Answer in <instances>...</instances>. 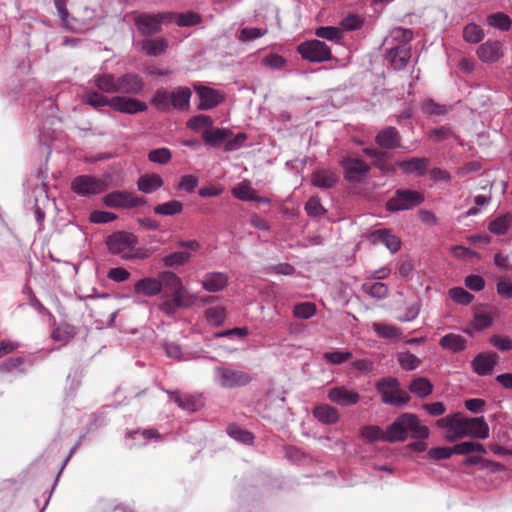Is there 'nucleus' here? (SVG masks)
Returning <instances> with one entry per match:
<instances>
[{"instance_id": "1", "label": "nucleus", "mask_w": 512, "mask_h": 512, "mask_svg": "<svg viewBox=\"0 0 512 512\" xmlns=\"http://www.w3.org/2000/svg\"><path fill=\"white\" fill-rule=\"evenodd\" d=\"M438 428L445 431V438L449 442H455L465 437L487 439L489 426L483 417L468 418L456 412L437 420Z\"/></svg>"}, {"instance_id": "2", "label": "nucleus", "mask_w": 512, "mask_h": 512, "mask_svg": "<svg viewBox=\"0 0 512 512\" xmlns=\"http://www.w3.org/2000/svg\"><path fill=\"white\" fill-rule=\"evenodd\" d=\"M430 431L426 425L413 413H402L390 424L389 443L404 442L408 437L424 440L429 437Z\"/></svg>"}, {"instance_id": "3", "label": "nucleus", "mask_w": 512, "mask_h": 512, "mask_svg": "<svg viewBox=\"0 0 512 512\" xmlns=\"http://www.w3.org/2000/svg\"><path fill=\"white\" fill-rule=\"evenodd\" d=\"M192 92L188 87L179 86L171 91L164 88L156 90L151 103L160 111H169L177 109L180 111L188 110Z\"/></svg>"}, {"instance_id": "4", "label": "nucleus", "mask_w": 512, "mask_h": 512, "mask_svg": "<svg viewBox=\"0 0 512 512\" xmlns=\"http://www.w3.org/2000/svg\"><path fill=\"white\" fill-rule=\"evenodd\" d=\"M137 242V237L133 233L118 231L107 238L106 244L112 254L118 255L124 260L146 258L147 254L136 249Z\"/></svg>"}, {"instance_id": "5", "label": "nucleus", "mask_w": 512, "mask_h": 512, "mask_svg": "<svg viewBox=\"0 0 512 512\" xmlns=\"http://www.w3.org/2000/svg\"><path fill=\"white\" fill-rule=\"evenodd\" d=\"M172 15L169 12L136 13L133 18L134 25L143 36H151L162 30V25L171 23Z\"/></svg>"}, {"instance_id": "6", "label": "nucleus", "mask_w": 512, "mask_h": 512, "mask_svg": "<svg viewBox=\"0 0 512 512\" xmlns=\"http://www.w3.org/2000/svg\"><path fill=\"white\" fill-rule=\"evenodd\" d=\"M399 386L396 378L388 377L379 380L376 383V389L382 395V402L397 407L408 404L410 396L401 392Z\"/></svg>"}, {"instance_id": "7", "label": "nucleus", "mask_w": 512, "mask_h": 512, "mask_svg": "<svg viewBox=\"0 0 512 512\" xmlns=\"http://www.w3.org/2000/svg\"><path fill=\"white\" fill-rule=\"evenodd\" d=\"M214 372L215 382L225 389L245 386L252 381L251 375L242 370L217 366L214 368Z\"/></svg>"}, {"instance_id": "8", "label": "nucleus", "mask_w": 512, "mask_h": 512, "mask_svg": "<svg viewBox=\"0 0 512 512\" xmlns=\"http://www.w3.org/2000/svg\"><path fill=\"white\" fill-rule=\"evenodd\" d=\"M424 201L422 193L410 189H398L387 203L386 208L391 212L410 210Z\"/></svg>"}, {"instance_id": "9", "label": "nucleus", "mask_w": 512, "mask_h": 512, "mask_svg": "<svg viewBox=\"0 0 512 512\" xmlns=\"http://www.w3.org/2000/svg\"><path fill=\"white\" fill-rule=\"evenodd\" d=\"M71 189L79 196L89 197L105 191L106 183L92 175H79L72 180Z\"/></svg>"}, {"instance_id": "10", "label": "nucleus", "mask_w": 512, "mask_h": 512, "mask_svg": "<svg viewBox=\"0 0 512 512\" xmlns=\"http://www.w3.org/2000/svg\"><path fill=\"white\" fill-rule=\"evenodd\" d=\"M301 56L310 62H324L331 59L330 47L320 40H310L298 46Z\"/></svg>"}, {"instance_id": "11", "label": "nucleus", "mask_w": 512, "mask_h": 512, "mask_svg": "<svg viewBox=\"0 0 512 512\" xmlns=\"http://www.w3.org/2000/svg\"><path fill=\"white\" fill-rule=\"evenodd\" d=\"M103 204L111 208H133L145 204L143 198L137 197L128 191H114L106 194L103 199Z\"/></svg>"}, {"instance_id": "12", "label": "nucleus", "mask_w": 512, "mask_h": 512, "mask_svg": "<svg viewBox=\"0 0 512 512\" xmlns=\"http://www.w3.org/2000/svg\"><path fill=\"white\" fill-rule=\"evenodd\" d=\"M479 60L485 64H494L504 56L503 44L499 40L488 39L476 50Z\"/></svg>"}, {"instance_id": "13", "label": "nucleus", "mask_w": 512, "mask_h": 512, "mask_svg": "<svg viewBox=\"0 0 512 512\" xmlns=\"http://www.w3.org/2000/svg\"><path fill=\"white\" fill-rule=\"evenodd\" d=\"M342 166L345 179L353 183L360 182L370 171V165L359 158L343 159Z\"/></svg>"}, {"instance_id": "14", "label": "nucleus", "mask_w": 512, "mask_h": 512, "mask_svg": "<svg viewBox=\"0 0 512 512\" xmlns=\"http://www.w3.org/2000/svg\"><path fill=\"white\" fill-rule=\"evenodd\" d=\"M327 397L331 402L343 407L356 405L361 398L357 391L343 385L330 388Z\"/></svg>"}, {"instance_id": "15", "label": "nucleus", "mask_w": 512, "mask_h": 512, "mask_svg": "<svg viewBox=\"0 0 512 512\" xmlns=\"http://www.w3.org/2000/svg\"><path fill=\"white\" fill-rule=\"evenodd\" d=\"M111 102L114 111L130 115L145 112L148 109L146 103L126 96H114Z\"/></svg>"}, {"instance_id": "16", "label": "nucleus", "mask_w": 512, "mask_h": 512, "mask_svg": "<svg viewBox=\"0 0 512 512\" xmlns=\"http://www.w3.org/2000/svg\"><path fill=\"white\" fill-rule=\"evenodd\" d=\"M144 89V81L135 73H126L117 77V93L136 95Z\"/></svg>"}, {"instance_id": "17", "label": "nucleus", "mask_w": 512, "mask_h": 512, "mask_svg": "<svg viewBox=\"0 0 512 512\" xmlns=\"http://www.w3.org/2000/svg\"><path fill=\"white\" fill-rule=\"evenodd\" d=\"M196 93L200 99L197 108L199 110H210L218 106L224 99L223 95L215 89L206 86H195Z\"/></svg>"}, {"instance_id": "18", "label": "nucleus", "mask_w": 512, "mask_h": 512, "mask_svg": "<svg viewBox=\"0 0 512 512\" xmlns=\"http://www.w3.org/2000/svg\"><path fill=\"white\" fill-rule=\"evenodd\" d=\"M396 165L404 173L423 176L428 171L430 160L426 157H413L407 160L398 161Z\"/></svg>"}, {"instance_id": "19", "label": "nucleus", "mask_w": 512, "mask_h": 512, "mask_svg": "<svg viewBox=\"0 0 512 512\" xmlns=\"http://www.w3.org/2000/svg\"><path fill=\"white\" fill-rule=\"evenodd\" d=\"M497 362L496 353H480L473 359L472 368L476 374L485 376L491 373Z\"/></svg>"}, {"instance_id": "20", "label": "nucleus", "mask_w": 512, "mask_h": 512, "mask_svg": "<svg viewBox=\"0 0 512 512\" xmlns=\"http://www.w3.org/2000/svg\"><path fill=\"white\" fill-rule=\"evenodd\" d=\"M373 243L380 242L386 246L391 253H396L401 248V240L387 229H378L370 234Z\"/></svg>"}, {"instance_id": "21", "label": "nucleus", "mask_w": 512, "mask_h": 512, "mask_svg": "<svg viewBox=\"0 0 512 512\" xmlns=\"http://www.w3.org/2000/svg\"><path fill=\"white\" fill-rule=\"evenodd\" d=\"M134 292L137 295L154 297L162 292L158 277H144L134 284Z\"/></svg>"}, {"instance_id": "22", "label": "nucleus", "mask_w": 512, "mask_h": 512, "mask_svg": "<svg viewBox=\"0 0 512 512\" xmlns=\"http://www.w3.org/2000/svg\"><path fill=\"white\" fill-rule=\"evenodd\" d=\"M410 56V47L405 44L395 46L387 53L388 60L396 70L404 69L408 65Z\"/></svg>"}, {"instance_id": "23", "label": "nucleus", "mask_w": 512, "mask_h": 512, "mask_svg": "<svg viewBox=\"0 0 512 512\" xmlns=\"http://www.w3.org/2000/svg\"><path fill=\"white\" fill-rule=\"evenodd\" d=\"M376 143L384 149H395L401 145V137L395 127L381 130L375 138Z\"/></svg>"}, {"instance_id": "24", "label": "nucleus", "mask_w": 512, "mask_h": 512, "mask_svg": "<svg viewBox=\"0 0 512 512\" xmlns=\"http://www.w3.org/2000/svg\"><path fill=\"white\" fill-rule=\"evenodd\" d=\"M313 416L322 424L332 425L340 420L337 408L329 404H319L313 408Z\"/></svg>"}, {"instance_id": "25", "label": "nucleus", "mask_w": 512, "mask_h": 512, "mask_svg": "<svg viewBox=\"0 0 512 512\" xmlns=\"http://www.w3.org/2000/svg\"><path fill=\"white\" fill-rule=\"evenodd\" d=\"M202 287L208 292L222 291L228 284V276L222 272L207 273L202 282Z\"/></svg>"}, {"instance_id": "26", "label": "nucleus", "mask_w": 512, "mask_h": 512, "mask_svg": "<svg viewBox=\"0 0 512 512\" xmlns=\"http://www.w3.org/2000/svg\"><path fill=\"white\" fill-rule=\"evenodd\" d=\"M163 184V179L156 173L144 174L137 180L138 189L145 194H151L157 191Z\"/></svg>"}, {"instance_id": "27", "label": "nucleus", "mask_w": 512, "mask_h": 512, "mask_svg": "<svg viewBox=\"0 0 512 512\" xmlns=\"http://www.w3.org/2000/svg\"><path fill=\"white\" fill-rule=\"evenodd\" d=\"M139 45L145 54L153 57L164 54L168 48V42L164 38L145 39Z\"/></svg>"}, {"instance_id": "28", "label": "nucleus", "mask_w": 512, "mask_h": 512, "mask_svg": "<svg viewBox=\"0 0 512 512\" xmlns=\"http://www.w3.org/2000/svg\"><path fill=\"white\" fill-rule=\"evenodd\" d=\"M93 84L103 93H117V77L110 73H101L94 75Z\"/></svg>"}, {"instance_id": "29", "label": "nucleus", "mask_w": 512, "mask_h": 512, "mask_svg": "<svg viewBox=\"0 0 512 512\" xmlns=\"http://www.w3.org/2000/svg\"><path fill=\"white\" fill-rule=\"evenodd\" d=\"M390 425L384 432L379 426L366 425L360 430V437L367 442L385 441L389 442Z\"/></svg>"}, {"instance_id": "30", "label": "nucleus", "mask_w": 512, "mask_h": 512, "mask_svg": "<svg viewBox=\"0 0 512 512\" xmlns=\"http://www.w3.org/2000/svg\"><path fill=\"white\" fill-rule=\"evenodd\" d=\"M439 345L444 350H448L452 353H459L466 348L467 340L459 334L448 333L440 339Z\"/></svg>"}, {"instance_id": "31", "label": "nucleus", "mask_w": 512, "mask_h": 512, "mask_svg": "<svg viewBox=\"0 0 512 512\" xmlns=\"http://www.w3.org/2000/svg\"><path fill=\"white\" fill-rule=\"evenodd\" d=\"M232 135V131L225 128H209L203 131V139L206 144L216 147Z\"/></svg>"}, {"instance_id": "32", "label": "nucleus", "mask_w": 512, "mask_h": 512, "mask_svg": "<svg viewBox=\"0 0 512 512\" xmlns=\"http://www.w3.org/2000/svg\"><path fill=\"white\" fill-rule=\"evenodd\" d=\"M170 398L174 400L177 405L188 411H197L202 406V400L200 396L186 395L182 397L178 392H169Z\"/></svg>"}, {"instance_id": "33", "label": "nucleus", "mask_w": 512, "mask_h": 512, "mask_svg": "<svg viewBox=\"0 0 512 512\" xmlns=\"http://www.w3.org/2000/svg\"><path fill=\"white\" fill-rule=\"evenodd\" d=\"M433 384L426 377H418L411 381L408 389L419 398H426L433 392Z\"/></svg>"}, {"instance_id": "34", "label": "nucleus", "mask_w": 512, "mask_h": 512, "mask_svg": "<svg viewBox=\"0 0 512 512\" xmlns=\"http://www.w3.org/2000/svg\"><path fill=\"white\" fill-rule=\"evenodd\" d=\"M337 182V176L329 170L316 171L312 176V184L322 189L332 188Z\"/></svg>"}, {"instance_id": "35", "label": "nucleus", "mask_w": 512, "mask_h": 512, "mask_svg": "<svg viewBox=\"0 0 512 512\" xmlns=\"http://www.w3.org/2000/svg\"><path fill=\"white\" fill-rule=\"evenodd\" d=\"M169 13L172 15L171 23L175 22L180 27L193 26L199 24L201 21V17L193 11H187L185 13Z\"/></svg>"}, {"instance_id": "36", "label": "nucleus", "mask_w": 512, "mask_h": 512, "mask_svg": "<svg viewBox=\"0 0 512 512\" xmlns=\"http://www.w3.org/2000/svg\"><path fill=\"white\" fill-rule=\"evenodd\" d=\"M76 335V329L74 326L68 324V323H62L58 325L53 331H52V338L55 341L62 342V343H68L70 340L74 338Z\"/></svg>"}, {"instance_id": "37", "label": "nucleus", "mask_w": 512, "mask_h": 512, "mask_svg": "<svg viewBox=\"0 0 512 512\" xmlns=\"http://www.w3.org/2000/svg\"><path fill=\"white\" fill-rule=\"evenodd\" d=\"M511 223L512 215L507 213L491 221L488 226V229L491 233L495 235H503L509 230Z\"/></svg>"}, {"instance_id": "38", "label": "nucleus", "mask_w": 512, "mask_h": 512, "mask_svg": "<svg viewBox=\"0 0 512 512\" xmlns=\"http://www.w3.org/2000/svg\"><path fill=\"white\" fill-rule=\"evenodd\" d=\"M158 279L160 280L161 290L166 289L172 292L182 285L180 277L172 271L160 272Z\"/></svg>"}, {"instance_id": "39", "label": "nucleus", "mask_w": 512, "mask_h": 512, "mask_svg": "<svg viewBox=\"0 0 512 512\" xmlns=\"http://www.w3.org/2000/svg\"><path fill=\"white\" fill-rule=\"evenodd\" d=\"M183 211V203L171 200L154 207V213L162 216H174Z\"/></svg>"}, {"instance_id": "40", "label": "nucleus", "mask_w": 512, "mask_h": 512, "mask_svg": "<svg viewBox=\"0 0 512 512\" xmlns=\"http://www.w3.org/2000/svg\"><path fill=\"white\" fill-rule=\"evenodd\" d=\"M484 37V30L475 23H469L463 29V39L467 43H480L484 39Z\"/></svg>"}, {"instance_id": "41", "label": "nucleus", "mask_w": 512, "mask_h": 512, "mask_svg": "<svg viewBox=\"0 0 512 512\" xmlns=\"http://www.w3.org/2000/svg\"><path fill=\"white\" fill-rule=\"evenodd\" d=\"M421 110L426 116L433 117L446 115L450 108L435 102L433 99H427L422 103Z\"/></svg>"}, {"instance_id": "42", "label": "nucleus", "mask_w": 512, "mask_h": 512, "mask_svg": "<svg viewBox=\"0 0 512 512\" xmlns=\"http://www.w3.org/2000/svg\"><path fill=\"white\" fill-rule=\"evenodd\" d=\"M487 23L495 29L508 31L511 28L512 20L507 14L503 12H497L490 14L487 17Z\"/></svg>"}, {"instance_id": "43", "label": "nucleus", "mask_w": 512, "mask_h": 512, "mask_svg": "<svg viewBox=\"0 0 512 512\" xmlns=\"http://www.w3.org/2000/svg\"><path fill=\"white\" fill-rule=\"evenodd\" d=\"M171 293V299L179 308H188L194 302L193 296L188 293L183 284L180 285V288L175 289Z\"/></svg>"}, {"instance_id": "44", "label": "nucleus", "mask_w": 512, "mask_h": 512, "mask_svg": "<svg viewBox=\"0 0 512 512\" xmlns=\"http://www.w3.org/2000/svg\"><path fill=\"white\" fill-rule=\"evenodd\" d=\"M362 290L376 299H384L389 293L388 286L382 282H374L372 284L365 283L362 285Z\"/></svg>"}, {"instance_id": "45", "label": "nucleus", "mask_w": 512, "mask_h": 512, "mask_svg": "<svg viewBox=\"0 0 512 512\" xmlns=\"http://www.w3.org/2000/svg\"><path fill=\"white\" fill-rule=\"evenodd\" d=\"M232 193L239 200L251 201L254 200L255 190L251 187L249 181L244 180L234 187Z\"/></svg>"}, {"instance_id": "46", "label": "nucleus", "mask_w": 512, "mask_h": 512, "mask_svg": "<svg viewBox=\"0 0 512 512\" xmlns=\"http://www.w3.org/2000/svg\"><path fill=\"white\" fill-rule=\"evenodd\" d=\"M316 305L312 302H301L294 306L293 315L299 319H310L316 314Z\"/></svg>"}, {"instance_id": "47", "label": "nucleus", "mask_w": 512, "mask_h": 512, "mask_svg": "<svg viewBox=\"0 0 512 512\" xmlns=\"http://www.w3.org/2000/svg\"><path fill=\"white\" fill-rule=\"evenodd\" d=\"M85 101L93 108L99 109L104 106H109L112 109V98H107L96 91H89L86 93Z\"/></svg>"}, {"instance_id": "48", "label": "nucleus", "mask_w": 512, "mask_h": 512, "mask_svg": "<svg viewBox=\"0 0 512 512\" xmlns=\"http://www.w3.org/2000/svg\"><path fill=\"white\" fill-rule=\"evenodd\" d=\"M191 258V253L188 251H178L171 253L169 255H166L163 258L164 266L166 267H175L178 265L185 264L188 262Z\"/></svg>"}, {"instance_id": "49", "label": "nucleus", "mask_w": 512, "mask_h": 512, "mask_svg": "<svg viewBox=\"0 0 512 512\" xmlns=\"http://www.w3.org/2000/svg\"><path fill=\"white\" fill-rule=\"evenodd\" d=\"M228 435L244 444H251L254 440V436L251 432L240 428L237 425H230L227 428Z\"/></svg>"}, {"instance_id": "50", "label": "nucleus", "mask_w": 512, "mask_h": 512, "mask_svg": "<svg viewBox=\"0 0 512 512\" xmlns=\"http://www.w3.org/2000/svg\"><path fill=\"white\" fill-rule=\"evenodd\" d=\"M315 35L319 38H323L336 43L340 42L342 38L341 30L333 26L319 27L316 29Z\"/></svg>"}, {"instance_id": "51", "label": "nucleus", "mask_w": 512, "mask_h": 512, "mask_svg": "<svg viewBox=\"0 0 512 512\" xmlns=\"http://www.w3.org/2000/svg\"><path fill=\"white\" fill-rule=\"evenodd\" d=\"M149 161L157 164H167L172 159L171 151L166 147L156 148L149 152Z\"/></svg>"}, {"instance_id": "52", "label": "nucleus", "mask_w": 512, "mask_h": 512, "mask_svg": "<svg viewBox=\"0 0 512 512\" xmlns=\"http://www.w3.org/2000/svg\"><path fill=\"white\" fill-rule=\"evenodd\" d=\"M373 330L379 337L386 339L398 338L401 334L399 329L395 326L384 323H374Z\"/></svg>"}, {"instance_id": "53", "label": "nucleus", "mask_w": 512, "mask_h": 512, "mask_svg": "<svg viewBox=\"0 0 512 512\" xmlns=\"http://www.w3.org/2000/svg\"><path fill=\"white\" fill-rule=\"evenodd\" d=\"M205 316L207 321L213 326L223 324L226 316L225 308L221 306L211 307L206 310Z\"/></svg>"}, {"instance_id": "54", "label": "nucleus", "mask_w": 512, "mask_h": 512, "mask_svg": "<svg viewBox=\"0 0 512 512\" xmlns=\"http://www.w3.org/2000/svg\"><path fill=\"white\" fill-rule=\"evenodd\" d=\"M400 366L406 370H414L421 364L420 359L410 352H401L397 355Z\"/></svg>"}, {"instance_id": "55", "label": "nucleus", "mask_w": 512, "mask_h": 512, "mask_svg": "<svg viewBox=\"0 0 512 512\" xmlns=\"http://www.w3.org/2000/svg\"><path fill=\"white\" fill-rule=\"evenodd\" d=\"M213 120L210 116L200 114L190 118L187 122V127L194 131H200L202 128H211Z\"/></svg>"}, {"instance_id": "56", "label": "nucleus", "mask_w": 512, "mask_h": 512, "mask_svg": "<svg viewBox=\"0 0 512 512\" xmlns=\"http://www.w3.org/2000/svg\"><path fill=\"white\" fill-rule=\"evenodd\" d=\"M451 299L461 305H468L472 302L474 296L462 287H454L449 290Z\"/></svg>"}, {"instance_id": "57", "label": "nucleus", "mask_w": 512, "mask_h": 512, "mask_svg": "<svg viewBox=\"0 0 512 512\" xmlns=\"http://www.w3.org/2000/svg\"><path fill=\"white\" fill-rule=\"evenodd\" d=\"M364 19L358 14H349L341 20V26L344 30L353 31L360 29Z\"/></svg>"}, {"instance_id": "58", "label": "nucleus", "mask_w": 512, "mask_h": 512, "mask_svg": "<svg viewBox=\"0 0 512 512\" xmlns=\"http://www.w3.org/2000/svg\"><path fill=\"white\" fill-rule=\"evenodd\" d=\"M324 359L333 365H339L352 358V353L349 351H333L323 354Z\"/></svg>"}, {"instance_id": "59", "label": "nucleus", "mask_w": 512, "mask_h": 512, "mask_svg": "<svg viewBox=\"0 0 512 512\" xmlns=\"http://www.w3.org/2000/svg\"><path fill=\"white\" fill-rule=\"evenodd\" d=\"M305 211L311 217H318L326 212L318 197H311L306 202Z\"/></svg>"}, {"instance_id": "60", "label": "nucleus", "mask_w": 512, "mask_h": 512, "mask_svg": "<svg viewBox=\"0 0 512 512\" xmlns=\"http://www.w3.org/2000/svg\"><path fill=\"white\" fill-rule=\"evenodd\" d=\"M117 218L116 214L108 211L95 210L90 214V221L92 223L104 224L114 221Z\"/></svg>"}, {"instance_id": "61", "label": "nucleus", "mask_w": 512, "mask_h": 512, "mask_svg": "<svg viewBox=\"0 0 512 512\" xmlns=\"http://www.w3.org/2000/svg\"><path fill=\"white\" fill-rule=\"evenodd\" d=\"M247 139V135L245 133H238L232 139H227L224 147L225 152H232L240 149Z\"/></svg>"}, {"instance_id": "62", "label": "nucleus", "mask_w": 512, "mask_h": 512, "mask_svg": "<svg viewBox=\"0 0 512 512\" xmlns=\"http://www.w3.org/2000/svg\"><path fill=\"white\" fill-rule=\"evenodd\" d=\"M266 32V29L262 30L256 27H245L241 30L239 39L242 41H251L262 37Z\"/></svg>"}, {"instance_id": "63", "label": "nucleus", "mask_w": 512, "mask_h": 512, "mask_svg": "<svg viewBox=\"0 0 512 512\" xmlns=\"http://www.w3.org/2000/svg\"><path fill=\"white\" fill-rule=\"evenodd\" d=\"M198 185V178L193 175H185L181 178L177 188L187 193H192Z\"/></svg>"}, {"instance_id": "64", "label": "nucleus", "mask_w": 512, "mask_h": 512, "mask_svg": "<svg viewBox=\"0 0 512 512\" xmlns=\"http://www.w3.org/2000/svg\"><path fill=\"white\" fill-rule=\"evenodd\" d=\"M263 64L272 69L280 70L285 66L286 60L278 54H270L263 59Z\"/></svg>"}]
</instances>
